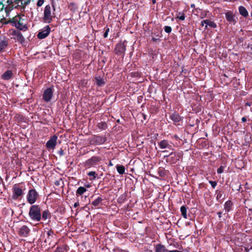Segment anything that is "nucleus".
I'll return each instance as SVG.
<instances>
[{
    "mask_svg": "<svg viewBox=\"0 0 252 252\" xmlns=\"http://www.w3.org/2000/svg\"><path fill=\"white\" fill-rule=\"evenodd\" d=\"M101 160L100 157L93 156L84 162V166L86 169L95 167L99 164Z\"/></svg>",
    "mask_w": 252,
    "mask_h": 252,
    "instance_id": "nucleus-4",
    "label": "nucleus"
},
{
    "mask_svg": "<svg viewBox=\"0 0 252 252\" xmlns=\"http://www.w3.org/2000/svg\"><path fill=\"white\" fill-rule=\"evenodd\" d=\"M104 200V199L102 197V196L101 195H99L92 201L91 205L93 206V207L98 209L102 205V201Z\"/></svg>",
    "mask_w": 252,
    "mask_h": 252,
    "instance_id": "nucleus-17",
    "label": "nucleus"
},
{
    "mask_svg": "<svg viewBox=\"0 0 252 252\" xmlns=\"http://www.w3.org/2000/svg\"><path fill=\"white\" fill-rule=\"evenodd\" d=\"M249 211H252V209H249Z\"/></svg>",
    "mask_w": 252,
    "mask_h": 252,
    "instance_id": "nucleus-62",
    "label": "nucleus"
},
{
    "mask_svg": "<svg viewBox=\"0 0 252 252\" xmlns=\"http://www.w3.org/2000/svg\"><path fill=\"white\" fill-rule=\"evenodd\" d=\"M107 140L105 135H94L90 140V143L92 145H100L105 143Z\"/></svg>",
    "mask_w": 252,
    "mask_h": 252,
    "instance_id": "nucleus-7",
    "label": "nucleus"
},
{
    "mask_svg": "<svg viewBox=\"0 0 252 252\" xmlns=\"http://www.w3.org/2000/svg\"><path fill=\"white\" fill-rule=\"evenodd\" d=\"M97 126L100 130H105L107 128V125L105 122L98 123L97 125Z\"/></svg>",
    "mask_w": 252,
    "mask_h": 252,
    "instance_id": "nucleus-31",
    "label": "nucleus"
},
{
    "mask_svg": "<svg viewBox=\"0 0 252 252\" xmlns=\"http://www.w3.org/2000/svg\"><path fill=\"white\" fill-rule=\"evenodd\" d=\"M162 30L156 29L152 32V40L157 42L160 41V38L162 36Z\"/></svg>",
    "mask_w": 252,
    "mask_h": 252,
    "instance_id": "nucleus-15",
    "label": "nucleus"
},
{
    "mask_svg": "<svg viewBox=\"0 0 252 252\" xmlns=\"http://www.w3.org/2000/svg\"><path fill=\"white\" fill-rule=\"evenodd\" d=\"M144 252H153V251L151 250L147 249L145 250Z\"/></svg>",
    "mask_w": 252,
    "mask_h": 252,
    "instance_id": "nucleus-54",
    "label": "nucleus"
},
{
    "mask_svg": "<svg viewBox=\"0 0 252 252\" xmlns=\"http://www.w3.org/2000/svg\"><path fill=\"white\" fill-rule=\"evenodd\" d=\"M174 138L175 139H176V140H177V139H179V137L178 136V135H175L174 136Z\"/></svg>",
    "mask_w": 252,
    "mask_h": 252,
    "instance_id": "nucleus-56",
    "label": "nucleus"
},
{
    "mask_svg": "<svg viewBox=\"0 0 252 252\" xmlns=\"http://www.w3.org/2000/svg\"><path fill=\"white\" fill-rule=\"evenodd\" d=\"M225 18L230 24L235 25L237 22L235 15L231 11H228L225 13Z\"/></svg>",
    "mask_w": 252,
    "mask_h": 252,
    "instance_id": "nucleus-16",
    "label": "nucleus"
},
{
    "mask_svg": "<svg viewBox=\"0 0 252 252\" xmlns=\"http://www.w3.org/2000/svg\"><path fill=\"white\" fill-rule=\"evenodd\" d=\"M242 122H246L247 121V118L245 117H243L242 118Z\"/></svg>",
    "mask_w": 252,
    "mask_h": 252,
    "instance_id": "nucleus-53",
    "label": "nucleus"
},
{
    "mask_svg": "<svg viewBox=\"0 0 252 252\" xmlns=\"http://www.w3.org/2000/svg\"><path fill=\"white\" fill-rule=\"evenodd\" d=\"M238 10H239V13L241 15H242L244 17H248L249 13H248L247 10L244 6H242V5L238 7Z\"/></svg>",
    "mask_w": 252,
    "mask_h": 252,
    "instance_id": "nucleus-24",
    "label": "nucleus"
},
{
    "mask_svg": "<svg viewBox=\"0 0 252 252\" xmlns=\"http://www.w3.org/2000/svg\"><path fill=\"white\" fill-rule=\"evenodd\" d=\"M44 2V0H38L37 2V6L38 7H40L42 5Z\"/></svg>",
    "mask_w": 252,
    "mask_h": 252,
    "instance_id": "nucleus-44",
    "label": "nucleus"
},
{
    "mask_svg": "<svg viewBox=\"0 0 252 252\" xmlns=\"http://www.w3.org/2000/svg\"><path fill=\"white\" fill-rule=\"evenodd\" d=\"M95 84L98 87H101L105 85V82L104 79L102 78L101 77H95Z\"/></svg>",
    "mask_w": 252,
    "mask_h": 252,
    "instance_id": "nucleus-27",
    "label": "nucleus"
},
{
    "mask_svg": "<svg viewBox=\"0 0 252 252\" xmlns=\"http://www.w3.org/2000/svg\"><path fill=\"white\" fill-rule=\"evenodd\" d=\"M88 176H92V179L94 180L96 178L97 174L95 171H90L87 173Z\"/></svg>",
    "mask_w": 252,
    "mask_h": 252,
    "instance_id": "nucleus-37",
    "label": "nucleus"
},
{
    "mask_svg": "<svg viewBox=\"0 0 252 252\" xmlns=\"http://www.w3.org/2000/svg\"><path fill=\"white\" fill-rule=\"evenodd\" d=\"M233 205V204L232 202L230 200L225 202L224 205V208L225 210V212H229L231 210H232Z\"/></svg>",
    "mask_w": 252,
    "mask_h": 252,
    "instance_id": "nucleus-25",
    "label": "nucleus"
},
{
    "mask_svg": "<svg viewBox=\"0 0 252 252\" xmlns=\"http://www.w3.org/2000/svg\"><path fill=\"white\" fill-rule=\"evenodd\" d=\"M11 34L14 36V39L19 42L21 44H23L25 41V37H24L22 33L18 30H12L11 32Z\"/></svg>",
    "mask_w": 252,
    "mask_h": 252,
    "instance_id": "nucleus-11",
    "label": "nucleus"
},
{
    "mask_svg": "<svg viewBox=\"0 0 252 252\" xmlns=\"http://www.w3.org/2000/svg\"><path fill=\"white\" fill-rule=\"evenodd\" d=\"M24 193L22 188L17 184H15L12 188V198L14 200L18 199L23 196Z\"/></svg>",
    "mask_w": 252,
    "mask_h": 252,
    "instance_id": "nucleus-10",
    "label": "nucleus"
},
{
    "mask_svg": "<svg viewBox=\"0 0 252 252\" xmlns=\"http://www.w3.org/2000/svg\"><path fill=\"white\" fill-rule=\"evenodd\" d=\"M246 252H248V251H249V250H246Z\"/></svg>",
    "mask_w": 252,
    "mask_h": 252,
    "instance_id": "nucleus-63",
    "label": "nucleus"
},
{
    "mask_svg": "<svg viewBox=\"0 0 252 252\" xmlns=\"http://www.w3.org/2000/svg\"><path fill=\"white\" fill-rule=\"evenodd\" d=\"M51 215L48 210H45L41 213V219L44 220L51 218Z\"/></svg>",
    "mask_w": 252,
    "mask_h": 252,
    "instance_id": "nucleus-29",
    "label": "nucleus"
},
{
    "mask_svg": "<svg viewBox=\"0 0 252 252\" xmlns=\"http://www.w3.org/2000/svg\"><path fill=\"white\" fill-rule=\"evenodd\" d=\"M58 137L56 135H54L51 137L50 139L47 142L46 146L48 149H53L57 145V140Z\"/></svg>",
    "mask_w": 252,
    "mask_h": 252,
    "instance_id": "nucleus-14",
    "label": "nucleus"
},
{
    "mask_svg": "<svg viewBox=\"0 0 252 252\" xmlns=\"http://www.w3.org/2000/svg\"><path fill=\"white\" fill-rule=\"evenodd\" d=\"M117 123H120V120H119V119H118V120L117 121Z\"/></svg>",
    "mask_w": 252,
    "mask_h": 252,
    "instance_id": "nucleus-61",
    "label": "nucleus"
},
{
    "mask_svg": "<svg viewBox=\"0 0 252 252\" xmlns=\"http://www.w3.org/2000/svg\"><path fill=\"white\" fill-rule=\"evenodd\" d=\"M155 252H168V250L163 245L158 244L155 246Z\"/></svg>",
    "mask_w": 252,
    "mask_h": 252,
    "instance_id": "nucleus-23",
    "label": "nucleus"
},
{
    "mask_svg": "<svg viewBox=\"0 0 252 252\" xmlns=\"http://www.w3.org/2000/svg\"><path fill=\"white\" fill-rule=\"evenodd\" d=\"M204 24H206L205 29L207 28L208 26L213 28L217 27V24L214 22L210 20H204L201 21V25L203 26Z\"/></svg>",
    "mask_w": 252,
    "mask_h": 252,
    "instance_id": "nucleus-21",
    "label": "nucleus"
},
{
    "mask_svg": "<svg viewBox=\"0 0 252 252\" xmlns=\"http://www.w3.org/2000/svg\"><path fill=\"white\" fill-rule=\"evenodd\" d=\"M55 184L57 186H58L59 185V182L58 181H56L55 183Z\"/></svg>",
    "mask_w": 252,
    "mask_h": 252,
    "instance_id": "nucleus-58",
    "label": "nucleus"
},
{
    "mask_svg": "<svg viewBox=\"0 0 252 252\" xmlns=\"http://www.w3.org/2000/svg\"><path fill=\"white\" fill-rule=\"evenodd\" d=\"M41 208L38 205H32L29 210V216L31 220L39 221L41 220Z\"/></svg>",
    "mask_w": 252,
    "mask_h": 252,
    "instance_id": "nucleus-3",
    "label": "nucleus"
},
{
    "mask_svg": "<svg viewBox=\"0 0 252 252\" xmlns=\"http://www.w3.org/2000/svg\"><path fill=\"white\" fill-rule=\"evenodd\" d=\"M39 197V194L36 190L34 189H30L27 195V202L33 205Z\"/></svg>",
    "mask_w": 252,
    "mask_h": 252,
    "instance_id": "nucleus-6",
    "label": "nucleus"
},
{
    "mask_svg": "<svg viewBox=\"0 0 252 252\" xmlns=\"http://www.w3.org/2000/svg\"><path fill=\"white\" fill-rule=\"evenodd\" d=\"M252 102H247L245 103V105L250 106H251V105H252Z\"/></svg>",
    "mask_w": 252,
    "mask_h": 252,
    "instance_id": "nucleus-51",
    "label": "nucleus"
},
{
    "mask_svg": "<svg viewBox=\"0 0 252 252\" xmlns=\"http://www.w3.org/2000/svg\"><path fill=\"white\" fill-rule=\"evenodd\" d=\"M177 18L183 21L185 19V14L183 12H180L178 13V16Z\"/></svg>",
    "mask_w": 252,
    "mask_h": 252,
    "instance_id": "nucleus-38",
    "label": "nucleus"
},
{
    "mask_svg": "<svg viewBox=\"0 0 252 252\" xmlns=\"http://www.w3.org/2000/svg\"><path fill=\"white\" fill-rule=\"evenodd\" d=\"M126 43L127 41L125 40L123 42L120 41L116 44L114 50V53L117 56H121L124 58L126 50Z\"/></svg>",
    "mask_w": 252,
    "mask_h": 252,
    "instance_id": "nucleus-5",
    "label": "nucleus"
},
{
    "mask_svg": "<svg viewBox=\"0 0 252 252\" xmlns=\"http://www.w3.org/2000/svg\"><path fill=\"white\" fill-rule=\"evenodd\" d=\"M251 16H252V13H251Z\"/></svg>",
    "mask_w": 252,
    "mask_h": 252,
    "instance_id": "nucleus-64",
    "label": "nucleus"
},
{
    "mask_svg": "<svg viewBox=\"0 0 252 252\" xmlns=\"http://www.w3.org/2000/svg\"><path fill=\"white\" fill-rule=\"evenodd\" d=\"M190 7H191V8H195V4H191L190 5Z\"/></svg>",
    "mask_w": 252,
    "mask_h": 252,
    "instance_id": "nucleus-57",
    "label": "nucleus"
},
{
    "mask_svg": "<svg viewBox=\"0 0 252 252\" xmlns=\"http://www.w3.org/2000/svg\"><path fill=\"white\" fill-rule=\"evenodd\" d=\"M31 0H7V2L8 4V7L5 8L6 16H8V13L13 8L25 10L27 5L31 2Z\"/></svg>",
    "mask_w": 252,
    "mask_h": 252,
    "instance_id": "nucleus-1",
    "label": "nucleus"
},
{
    "mask_svg": "<svg viewBox=\"0 0 252 252\" xmlns=\"http://www.w3.org/2000/svg\"><path fill=\"white\" fill-rule=\"evenodd\" d=\"M229 0L230 2H235V1H237V0Z\"/></svg>",
    "mask_w": 252,
    "mask_h": 252,
    "instance_id": "nucleus-60",
    "label": "nucleus"
},
{
    "mask_svg": "<svg viewBox=\"0 0 252 252\" xmlns=\"http://www.w3.org/2000/svg\"><path fill=\"white\" fill-rule=\"evenodd\" d=\"M216 194H217L216 199L217 201L221 203L225 198V195L223 194V192L221 190H217Z\"/></svg>",
    "mask_w": 252,
    "mask_h": 252,
    "instance_id": "nucleus-22",
    "label": "nucleus"
},
{
    "mask_svg": "<svg viewBox=\"0 0 252 252\" xmlns=\"http://www.w3.org/2000/svg\"><path fill=\"white\" fill-rule=\"evenodd\" d=\"M130 75L132 77L137 78L141 76V73L138 71H133L130 73Z\"/></svg>",
    "mask_w": 252,
    "mask_h": 252,
    "instance_id": "nucleus-36",
    "label": "nucleus"
},
{
    "mask_svg": "<svg viewBox=\"0 0 252 252\" xmlns=\"http://www.w3.org/2000/svg\"><path fill=\"white\" fill-rule=\"evenodd\" d=\"M126 199V195L123 194L121 195L118 199V202L119 204L123 203Z\"/></svg>",
    "mask_w": 252,
    "mask_h": 252,
    "instance_id": "nucleus-35",
    "label": "nucleus"
},
{
    "mask_svg": "<svg viewBox=\"0 0 252 252\" xmlns=\"http://www.w3.org/2000/svg\"><path fill=\"white\" fill-rule=\"evenodd\" d=\"M170 118L173 121L175 124L177 125L182 120L181 117L176 112H174L173 113L170 115Z\"/></svg>",
    "mask_w": 252,
    "mask_h": 252,
    "instance_id": "nucleus-18",
    "label": "nucleus"
},
{
    "mask_svg": "<svg viewBox=\"0 0 252 252\" xmlns=\"http://www.w3.org/2000/svg\"><path fill=\"white\" fill-rule=\"evenodd\" d=\"M168 252H182L175 250H172V251L168 250Z\"/></svg>",
    "mask_w": 252,
    "mask_h": 252,
    "instance_id": "nucleus-52",
    "label": "nucleus"
},
{
    "mask_svg": "<svg viewBox=\"0 0 252 252\" xmlns=\"http://www.w3.org/2000/svg\"><path fill=\"white\" fill-rule=\"evenodd\" d=\"M54 234V231L52 230L51 229L48 231L47 233V234L48 236L53 235Z\"/></svg>",
    "mask_w": 252,
    "mask_h": 252,
    "instance_id": "nucleus-47",
    "label": "nucleus"
},
{
    "mask_svg": "<svg viewBox=\"0 0 252 252\" xmlns=\"http://www.w3.org/2000/svg\"><path fill=\"white\" fill-rule=\"evenodd\" d=\"M152 2L153 4H155L156 3V0H152Z\"/></svg>",
    "mask_w": 252,
    "mask_h": 252,
    "instance_id": "nucleus-59",
    "label": "nucleus"
},
{
    "mask_svg": "<svg viewBox=\"0 0 252 252\" xmlns=\"http://www.w3.org/2000/svg\"><path fill=\"white\" fill-rule=\"evenodd\" d=\"M206 16H207V12L206 11L202 12L200 14V17L201 19H203V18H205L206 17Z\"/></svg>",
    "mask_w": 252,
    "mask_h": 252,
    "instance_id": "nucleus-45",
    "label": "nucleus"
},
{
    "mask_svg": "<svg viewBox=\"0 0 252 252\" xmlns=\"http://www.w3.org/2000/svg\"><path fill=\"white\" fill-rule=\"evenodd\" d=\"M158 173L161 178H164L166 176L165 170L163 168L159 167L158 169Z\"/></svg>",
    "mask_w": 252,
    "mask_h": 252,
    "instance_id": "nucleus-34",
    "label": "nucleus"
},
{
    "mask_svg": "<svg viewBox=\"0 0 252 252\" xmlns=\"http://www.w3.org/2000/svg\"><path fill=\"white\" fill-rule=\"evenodd\" d=\"M108 166H113V164L112 163V162H111V161H109V163H108Z\"/></svg>",
    "mask_w": 252,
    "mask_h": 252,
    "instance_id": "nucleus-55",
    "label": "nucleus"
},
{
    "mask_svg": "<svg viewBox=\"0 0 252 252\" xmlns=\"http://www.w3.org/2000/svg\"><path fill=\"white\" fill-rule=\"evenodd\" d=\"M54 92V88L53 85L47 88L44 91L42 95V99L46 102L50 101L53 96Z\"/></svg>",
    "mask_w": 252,
    "mask_h": 252,
    "instance_id": "nucleus-9",
    "label": "nucleus"
},
{
    "mask_svg": "<svg viewBox=\"0 0 252 252\" xmlns=\"http://www.w3.org/2000/svg\"><path fill=\"white\" fill-rule=\"evenodd\" d=\"M158 145L160 149L168 148L173 150L172 146L169 144L167 140H163L158 143Z\"/></svg>",
    "mask_w": 252,
    "mask_h": 252,
    "instance_id": "nucleus-19",
    "label": "nucleus"
},
{
    "mask_svg": "<svg viewBox=\"0 0 252 252\" xmlns=\"http://www.w3.org/2000/svg\"><path fill=\"white\" fill-rule=\"evenodd\" d=\"M9 22H12V26L19 30L26 31L28 30L27 19L24 15L18 14L12 18L9 19Z\"/></svg>",
    "mask_w": 252,
    "mask_h": 252,
    "instance_id": "nucleus-2",
    "label": "nucleus"
},
{
    "mask_svg": "<svg viewBox=\"0 0 252 252\" xmlns=\"http://www.w3.org/2000/svg\"><path fill=\"white\" fill-rule=\"evenodd\" d=\"M118 172L120 174H123L125 171V167L123 165L117 164L116 166Z\"/></svg>",
    "mask_w": 252,
    "mask_h": 252,
    "instance_id": "nucleus-32",
    "label": "nucleus"
},
{
    "mask_svg": "<svg viewBox=\"0 0 252 252\" xmlns=\"http://www.w3.org/2000/svg\"><path fill=\"white\" fill-rule=\"evenodd\" d=\"M221 214H222L221 212H219L217 213V215H218V217L220 219L221 217Z\"/></svg>",
    "mask_w": 252,
    "mask_h": 252,
    "instance_id": "nucleus-50",
    "label": "nucleus"
},
{
    "mask_svg": "<svg viewBox=\"0 0 252 252\" xmlns=\"http://www.w3.org/2000/svg\"><path fill=\"white\" fill-rule=\"evenodd\" d=\"M0 6L1 7L0 8V11H2L3 9L4 5H3V3L0 1Z\"/></svg>",
    "mask_w": 252,
    "mask_h": 252,
    "instance_id": "nucleus-48",
    "label": "nucleus"
},
{
    "mask_svg": "<svg viewBox=\"0 0 252 252\" xmlns=\"http://www.w3.org/2000/svg\"><path fill=\"white\" fill-rule=\"evenodd\" d=\"M13 77V73L12 70H8L4 72L1 76V78L4 80H9Z\"/></svg>",
    "mask_w": 252,
    "mask_h": 252,
    "instance_id": "nucleus-20",
    "label": "nucleus"
},
{
    "mask_svg": "<svg viewBox=\"0 0 252 252\" xmlns=\"http://www.w3.org/2000/svg\"><path fill=\"white\" fill-rule=\"evenodd\" d=\"M164 30L165 32L170 33L172 31V28L170 26H165L164 27Z\"/></svg>",
    "mask_w": 252,
    "mask_h": 252,
    "instance_id": "nucleus-39",
    "label": "nucleus"
},
{
    "mask_svg": "<svg viewBox=\"0 0 252 252\" xmlns=\"http://www.w3.org/2000/svg\"><path fill=\"white\" fill-rule=\"evenodd\" d=\"M79 205V201H77V202H75V203L74 204V207L75 208L77 207Z\"/></svg>",
    "mask_w": 252,
    "mask_h": 252,
    "instance_id": "nucleus-49",
    "label": "nucleus"
},
{
    "mask_svg": "<svg viewBox=\"0 0 252 252\" xmlns=\"http://www.w3.org/2000/svg\"><path fill=\"white\" fill-rule=\"evenodd\" d=\"M53 17L54 16L52 15L51 13V6L48 4L44 8L43 21L46 23H50Z\"/></svg>",
    "mask_w": 252,
    "mask_h": 252,
    "instance_id": "nucleus-8",
    "label": "nucleus"
},
{
    "mask_svg": "<svg viewBox=\"0 0 252 252\" xmlns=\"http://www.w3.org/2000/svg\"><path fill=\"white\" fill-rule=\"evenodd\" d=\"M58 154L60 156H63L64 155V150L61 148L59 151Z\"/></svg>",
    "mask_w": 252,
    "mask_h": 252,
    "instance_id": "nucleus-46",
    "label": "nucleus"
},
{
    "mask_svg": "<svg viewBox=\"0 0 252 252\" xmlns=\"http://www.w3.org/2000/svg\"><path fill=\"white\" fill-rule=\"evenodd\" d=\"M1 22L3 24H11V25H12V22H9V19L8 20H6L5 19H2L1 20Z\"/></svg>",
    "mask_w": 252,
    "mask_h": 252,
    "instance_id": "nucleus-43",
    "label": "nucleus"
},
{
    "mask_svg": "<svg viewBox=\"0 0 252 252\" xmlns=\"http://www.w3.org/2000/svg\"><path fill=\"white\" fill-rule=\"evenodd\" d=\"M87 191V189L86 188L84 187H80L78 188L76 191V195L77 196H81L83 194L86 192Z\"/></svg>",
    "mask_w": 252,
    "mask_h": 252,
    "instance_id": "nucleus-26",
    "label": "nucleus"
},
{
    "mask_svg": "<svg viewBox=\"0 0 252 252\" xmlns=\"http://www.w3.org/2000/svg\"><path fill=\"white\" fill-rule=\"evenodd\" d=\"M8 45V41L0 38V52L4 50Z\"/></svg>",
    "mask_w": 252,
    "mask_h": 252,
    "instance_id": "nucleus-30",
    "label": "nucleus"
},
{
    "mask_svg": "<svg viewBox=\"0 0 252 252\" xmlns=\"http://www.w3.org/2000/svg\"><path fill=\"white\" fill-rule=\"evenodd\" d=\"M209 183L211 185L212 187L214 189L215 188L217 185V182L216 181H209Z\"/></svg>",
    "mask_w": 252,
    "mask_h": 252,
    "instance_id": "nucleus-42",
    "label": "nucleus"
},
{
    "mask_svg": "<svg viewBox=\"0 0 252 252\" xmlns=\"http://www.w3.org/2000/svg\"><path fill=\"white\" fill-rule=\"evenodd\" d=\"M105 32L104 33V34H103V37L104 38H106L108 36V33L109 32V28L107 27H106L105 28Z\"/></svg>",
    "mask_w": 252,
    "mask_h": 252,
    "instance_id": "nucleus-40",
    "label": "nucleus"
},
{
    "mask_svg": "<svg viewBox=\"0 0 252 252\" xmlns=\"http://www.w3.org/2000/svg\"><path fill=\"white\" fill-rule=\"evenodd\" d=\"M51 31L49 26H46L37 34V38L40 39L46 38L50 33Z\"/></svg>",
    "mask_w": 252,
    "mask_h": 252,
    "instance_id": "nucleus-12",
    "label": "nucleus"
},
{
    "mask_svg": "<svg viewBox=\"0 0 252 252\" xmlns=\"http://www.w3.org/2000/svg\"><path fill=\"white\" fill-rule=\"evenodd\" d=\"M224 169V167L222 165H221L218 169L217 173L218 174L222 173L223 172Z\"/></svg>",
    "mask_w": 252,
    "mask_h": 252,
    "instance_id": "nucleus-41",
    "label": "nucleus"
},
{
    "mask_svg": "<svg viewBox=\"0 0 252 252\" xmlns=\"http://www.w3.org/2000/svg\"><path fill=\"white\" fill-rule=\"evenodd\" d=\"M165 157H170L171 158L170 162L172 163H175L177 162L179 159H176V154L175 153L171 152L169 155L165 156Z\"/></svg>",
    "mask_w": 252,
    "mask_h": 252,
    "instance_id": "nucleus-28",
    "label": "nucleus"
},
{
    "mask_svg": "<svg viewBox=\"0 0 252 252\" xmlns=\"http://www.w3.org/2000/svg\"><path fill=\"white\" fill-rule=\"evenodd\" d=\"M30 229L26 225L22 226L18 231V234L20 237H27L29 236Z\"/></svg>",
    "mask_w": 252,
    "mask_h": 252,
    "instance_id": "nucleus-13",
    "label": "nucleus"
},
{
    "mask_svg": "<svg viewBox=\"0 0 252 252\" xmlns=\"http://www.w3.org/2000/svg\"><path fill=\"white\" fill-rule=\"evenodd\" d=\"M180 211L181 212V214L184 218L187 219V207L186 206H182L180 208Z\"/></svg>",
    "mask_w": 252,
    "mask_h": 252,
    "instance_id": "nucleus-33",
    "label": "nucleus"
}]
</instances>
